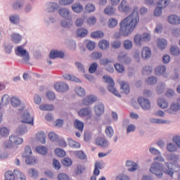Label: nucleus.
I'll return each instance as SVG.
<instances>
[{
	"label": "nucleus",
	"mask_w": 180,
	"mask_h": 180,
	"mask_svg": "<svg viewBox=\"0 0 180 180\" xmlns=\"http://www.w3.org/2000/svg\"><path fill=\"white\" fill-rule=\"evenodd\" d=\"M46 25H50V23H56V17L53 14H48L45 15L44 19Z\"/></svg>",
	"instance_id": "nucleus-28"
},
{
	"label": "nucleus",
	"mask_w": 180,
	"mask_h": 180,
	"mask_svg": "<svg viewBox=\"0 0 180 180\" xmlns=\"http://www.w3.org/2000/svg\"><path fill=\"white\" fill-rule=\"evenodd\" d=\"M37 139L42 144H46V134L44 131H41L37 134Z\"/></svg>",
	"instance_id": "nucleus-31"
},
{
	"label": "nucleus",
	"mask_w": 180,
	"mask_h": 180,
	"mask_svg": "<svg viewBox=\"0 0 180 180\" xmlns=\"http://www.w3.org/2000/svg\"><path fill=\"white\" fill-rule=\"evenodd\" d=\"M150 40H151V34L147 32L143 33L142 35L136 34L134 38V44L138 46H141V41L148 42Z\"/></svg>",
	"instance_id": "nucleus-5"
},
{
	"label": "nucleus",
	"mask_w": 180,
	"mask_h": 180,
	"mask_svg": "<svg viewBox=\"0 0 180 180\" xmlns=\"http://www.w3.org/2000/svg\"><path fill=\"white\" fill-rule=\"evenodd\" d=\"M138 103L143 110H150L151 109V102L144 97L139 98Z\"/></svg>",
	"instance_id": "nucleus-6"
},
{
	"label": "nucleus",
	"mask_w": 180,
	"mask_h": 180,
	"mask_svg": "<svg viewBox=\"0 0 180 180\" xmlns=\"http://www.w3.org/2000/svg\"><path fill=\"white\" fill-rule=\"evenodd\" d=\"M33 10V6L30 3H27L25 4L24 7L25 13H30Z\"/></svg>",
	"instance_id": "nucleus-57"
},
{
	"label": "nucleus",
	"mask_w": 180,
	"mask_h": 180,
	"mask_svg": "<svg viewBox=\"0 0 180 180\" xmlns=\"http://www.w3.org/2000/svg\"><path fill=\"white\" fill-rule=\"evenodd\" d=\"M123 46L125 50H131L133 49V42L129 39L124 40L123 41Z\"/></svg>",
	"instance_id": "nucleus-39"
},
{
	"label": "nucleus",
	"mask_w": 180,
	"mask_h": 180,
	"mask_svg": "<svg viewBox=\"0 0 180 180\" xmlns=\"http://www.w3.org/2000/svg\"><path fill=\"white\" fill-rule=\"evenodd\" d=\"M60 6L57 3L49 2L46 4L45 12L47 13H54L56 11H58Z\"/></svg>",
	"instance_id": "nucleus-8"
},
{
	"label": "nucleus",
	"mask_w": 180,
	"mask_h": 180,
	"mask_svg": "<svg viewBox=\"0 0 180 180\" xmlns=\"http://www.w3.org/2000/svg\"><path fill=\"white\" fill-rule=\"evenodd\" d=\"M120 84L121 85V92L122 94H125V95H127L130 93V86H129V83L122 81Z\"/></svg>",
	"instance_id": "nucleus-21"
},
{
	"label": "nucleus",
	"mask_w": 180,
	"mask_h": 180,
	"mask_svg": "<svg viewBox=\"0 0 180 180\" xmlns=\"http://www.w3.org/2000/svg\"><path fill=\"white\" fill-rule=\"evenodd\" d=\"M104 12L109 16H113V15L116 13V8H113L112 6H108L105 8Z\"/></svg>",
	"instance_id": "nucleus-32"
},
{
	"label": "nucleus",
	"mask_w": 180,
	"mask_h": 180,
	"mask_svg": "<svg viewBox=\"0 0 180 180\" xmlns=\"http://www.w3.org/2000/svg\"><path fill=\"white\" fill-rule=\"evenodd\" d=\"M50 58H64V52L60 51H51L49 54Z\"/></svg>",
	"instance_id": "nucleus-18"
},
{
	"label": "nucleus",
	"mask_w": 180,
	"mask_h": 180,
	"mask_svg": "<svg viewBox=\"0 0 180 180\" xmlns=\"http://www.w3.org/2000/svg\"><path fill=\"white\" fill-rule=\"evenodd\" d=\"M25 162L28 165H34L35 164H37V160H36V158L34 157L28 156L26 158Z\"/></svg>",
	"instance_id": "nucleus-37"
},
{
	"label": "nucleus",
	"mask_w": 180,
	"mask_h": 180,
	"mask_svg": "<svg viewBox=\"0 0 180 180\" xmlns=\"http://www.w3.org/2000/svg\"><path fill=\"white\" fill-rule=\"evenodd\" d=\"M39 109L41 110H48V111H51V110H54V105H41L39 106Z\"/></svg>",
	"instance_id": "nucleus-47"
},
{
	"label": "nucleus",
	"mask_w": 180,
	"mask_h": 180,
	"mask_svg": "<svg viewBox=\"0 0 180 180\" xmlns=\"http://www.w3.org/2000/svg\"><path fill=\"white\" fill-rule=\"evenodd\" d=\"M91 36L93 39H102L105 36V34L101 31H97L91 33Z\"/></svg>",
	"instance_id": "nucleus-44"
},
{
	"label": "nucleus",
	"mask_w": 180,
	"mask_h": 180,
	"mask_svg": "<svg viewBox=\"0 0 180 180\" xmlns=\"http://www.w3.org/2000/svg\"><path fill=\"white\" fill-rule=\"evenodd\" d=\"M126 167H130L128 169V171L129 172H134V171H137V163L131 161V160H127L126 162Z\"/></svg>",
	"instance_id": "nucleus-24"
},
{
	"label": "nucleus",
	"mask_w": 180,
	"mask_h": 180,
	"mask_svg": "<svg viewBox=\"0 0 180 180\" xmlns=\"http://www.w3.org/2000/svg\"><path fill=\"white\" fill-rule=\"evenodd\" d=\"M5 178L7 180H15V172L8 171L5 173Z\"/></svg>",
	"instance_id": "nucleus-49"
},
{
	"label": "nucleus",
	"mask_w": 180,
	"mask_h": 180,
	"mask_svg": "<svg viewBox=\"0 0 180 180\" xmlns=\"http://www.w3.org/2000/svg\"><path fill=\"white\" fill-rule=\"evenodd\" d=\"M55 153L58 157H60V158L65 157V154H66L64 150L61 148H56L55 150Z\"/></svg>",
	"instance_id": "nucleus-59"
},
{
	"label": "nucleus",
	"mask_w": 180,
	"mask_h": 180,
	"mask_svg": "<svg viewBox=\"0 0 180 180\" xmlns=\"http://www.w3.org/2000/svg\"><path fill=\"white\" fill-rule=\"evenodd\" d=\"M30 155H32V148H30V146H25L22 157L27 158V157H30Z\"/></svg>",
	"instance_id": "nucleus-52"
},
{
	"label": "nucleus",
	"mask_w": 180,
	"mask_h": 180,
	"mask_svg": "<svg viewBox=\"0 0 180 180\" xmlns=\"http://www.w3.org/2000/svg\"><path fill=\"white\" fill-rule=\"evenodd\" d=\"M25 133H27V128L25 124L20 125L15 130V134L17 136H23Z\"/></svg>",
	"instance_id": "nucleus-23"
},
{
	"label": "nucleus",
	"mask_w": 180,
	"mask_h": 180,
	"mask_svg": "<svg viewBox=\"0 0 180 180\" xmlns=\"http://www.w3.org/2000/svg\"><path fill=\"white\" fill-rule=\"evenodd\" d=\"M96 146H99L101 148H108L109 147V143L102 137H98L96 140Z\"/></svg>",
	"instance_id": "nucleus-15"
},
{
	"label": "nucleus",
	"mask_w": 180,
	"mask_h": 180,
	"mask_svg": "<svg viewBox=\"0 0 180 180\" xmlns=\"http://www.w3.org/2000/svg\"><path fill=\"white\" fill-rule=\"evenodd\" d=\"M0 136L1 137H6L9 136V130L6 127H2L0 129Z\"/></svg>",
	"instance_id": "nucleus-56"
},
{
	"label": "nucleus",
	"mask_w": 180,
	"mask_h": 180,
	"mask_svg": "<svg viewBox=\"0 0 180 180\" xmlns=\"http://www.w3.org/2000/svg\"><path fill=\"white\" fill-rule=\"evenodd\" d=\"M68 145L70 147H72V148H79L81 147V144L74 140H72L71 138H68Z\"/></svg>",
	"instance_id": "nucleus-33"
},
{
	"label": "nucleus",
	"mask_w": 180,
	"mask_h": 180,
	"mask_svg": "<svg viewBox=\"0 0 180 180\" xmlns=\"http://www.w3.org/2000/svg\"><path fill=\"white\" fill-rule=\"evenodd\" d=\"M72 9L73 12H75V13H80V12H82V11H84V6L79 3H75L72 6Z\"/></svg>",
	"instance_id": "nucleus-29"
},
{
	"label": "nucleus",
	"mask_w": 180,
	"mask_h": 180,
	"mask_svg": "<svg viewBox=\"0 0 180 180\" xmlns=\"http://www.w3.org/2000/svg\"><path fill=\"white\" fill-rule=\"evenodd\" d=\"M113 63V60L108 59L106 58H102L99 60V64L101 65H108V64H110Z\"/></svg>",
	"instance_id": "nucleus-54"
},
{
	"label": "nucleus",
	"mask_w": 180,
	"mask_h": 180,
	"mask_svg": "<svg viewBox=\"0 0 180 180\" xmlns=\"http://www.w3.org/2000/svg\"><path fill=\"white\" fill-rule=\"evenodd\" d=\"M15 55L21 58V63H22V64H29L30 55H29V52L27 50L25 49L23 46H20L17 47L15 49Z\"/></svg>",
	"instance_id": "nucleus-3"
},
{
	"label": "nucleus",
	"mask_w": 180,
	"mask_h": 180,
	"mask_svg": "<svg viewBox=\"0 0 180 180\" xmlns=\"http://www.w3.org/2000/svg\"><path fill=\"white\" fill-rule=\"evenodd\" d=\"M59 15L62 18L67 19V20H71L72 19V18L70 16V11L65 8L59 10Z\"/></svg>",
	"instance_id": "nucleus-22"
},
{
	"label": "nucleus",
	"mask_w": 180,
	"mask_h": 180,
	"mask_svg": "<svg viewBox=\"0 0 180 180\" xmlns=\"http://www.w3.org/2000/svg\"><path fill=\"white\" fill-rule=\"evenodd\" d=\"M61 25L63 27L70 28L71 26H72V25H74V22H72L71 19L68 20H64L61 21Z\"/></svg>",
	"instance_id": "nucleus-43"
},
{
	"label": "nucleus",
	"mask_w": 180,
	"mask_h": 180,
	"mask_svg": "<svg viewBox=\"0 0 180 180\" xmlns=\"http://www.w3.org/2000/svg\"><path fill=\"white\" fill-rule=\"evenodd\" d=\"M91 58H92L93 60H99L102 58V53L94 52L91 54Z\"/></svg>",
	"instance_id": "nucleus-60"
},
{
	"label": "nucleus",
	"mask_w": 180,
	"mask_h": 180,
	"mask_svg": "<svg viewBox=\"0 0 180 180\" xmlns=\"http://www.w3.org/2000/svg\"><path fill=\"white\" fill-rule=\"evenodd\" d=\"M36 150L37 153L41 154L42 155H46V154H47V148L45 146H37Z\"/></svg>",
	"instance_id": "nucleus-51"
},
{
	"label": "nucleus",
	"mask_w": 180,
	"mask_h": 180,
	"mask_svg": "<svg viewBox=\"0 0 180 180\" xmlns=\"http://www.w3.org/2000/svg\"><path fill=\"white\" fill-rule=\"evenodd\" d=\"M22 123H27L28 124H33V117H31L30 112L25 111L22 115Z\"/></svg>",
	"instance_id": "nucleus-12"
},
{
	"label": "nucleus",
	"mask_w": 180,
	"mask_h": 180,
	"mask_svg": "<svg viewBox=\"0 0 180 180\" xmlns=\"http://www.w3.org/2000/svg\"><path fill=\"white\" fill-rule=\"evenodd\" d=\"M167 44H168V43L167 42L166 39H159V40H158V46L160 47V49L161 50H164V49H165V47H167Z\"/></svg>",
	"instance_id": "nucleus-46"
},
{
	"label": "nucleus",
	"mask_w": 180,
	"mask_h": 180,
	"mask_svg": "<svg viewBox=\"0 0 180 180\" xmlns=\"http://www.w3.org/2000/svg\"><path fill=\"white\" fill-rule=\"evenodd\" d=\"M142 58H144V60H147V58H150L151 57V49L150 48L145 46L142 49L141 52Z\"/></svg>",
	"instance_id": "nucleus-25"
},
{
	"label": "nucleus",
	"mask_w": 180,
	"mask_h": 180,
	"mask_svg": "<svg viewBox=\"0 0 180 180\" xmlns=\"http://www.w3.org/2000/svg\"><path fill=\"white\" fill-rule=\"evenodd\" d=\"M118 11H120V12H122L123 13H130L131 8L129 2H127L126 0H122L118 6Z\"/></svg>",
	"instance_id": "nucleus-7"
},
{
	"label": "nucleus",
	"mask_w": 180,
	"mask_h": 180,
	"mask_svg": "<svg viewBox=\"0 0 180 180\" xmlns=\"http://www.w3.org/2000/svg\"><path fill=\"white\" fill-rule=\"evenodd\" d=\"M95 11V6L94 4H87L85 7V12L87 13H91V12Z\"/></svg>",
	"instance_id": "nucleus-62"
},
{
	"label": "nucleus",
	"mask_w": 180,
	"mask_h": 180,
	"mask_svg": "<svg viewBox=\"0 0 180 180\" xmlns=\"http://www.w3.org/2000/svg\"><path fill=\"white\" fill-rule=\"evenodd\" d=\"M63 78H65V79H68L69 81H72L73 82H81V80L78 77L68 74L64 75Z\"/></svg>",
	"instance_id": "nucleus-34"
},
{
	"label": "nucleus",
	"mask_w": 180,
	"mask_h": 180,
	"mask_svg": "<svg viewBox=\"0 0 180 180\" xmlns=\"http://www.w3.org/2000/svg\"><path fill=\"white\" fill-rule=\"evenodd\" d=\"M140 20L137 8H134L132 13L124 18L120 23V33L122 36H129L137 26Z\"/></svg>",
	"instance_id": "nucleus-1"
},
{
	"label": "nucleus",
	"mask_w": 180,
	"mask_h": 180,
	"mask_svg": "<svg viewBox=\"0 0 180 180\" xmlns=\"http://www.w3.org/2000/svg\"><path fill=\"white\" fill-rule=\"evenodd\" d=\"M1 103L3 106H6V105H9V95L4 94L1 98Z\"/></svg>",
	"instance_id": "nucleus-55"
},
{
	"label": "nucleus",
	"mask_w": 180,
	"mask_h": 180,
	"mask_svg": "<svg viewBox=\"0 0 180 180\" xmlns=\"http://www.w3.org/2000/svg\"><path fill=\"white\" fill-rule=\"evenodd\" d=\"M54 88L58 92H67V91L69 89L68 84L64 82L55 84Z\"/></svg>",
	"instance_id": "nucleus-10"
},
{
	"label": "nucleus",
	"mask_w": 180,
	"mask_h": 180,
	"mask_svg": "<svg viewBox=\"0 0 180 180\" xmlns=\"http://www.w3.org/2000/svg\"><path fill=\"white\" fill-rule=\"evenodd\" d=\"M49 140H51V141L56 142L58 141V135H57L54 132H50L49 134Z\"/></svg>",
	"instance_id": "nucleus-58"
},
{
	"label": "nucleus",
	"mask_w": 180,
	"mask_h": 180,
	"mask_svg": "<svg viewBox=\"0 0 180 180\" xmlns=\"http://www.w3.org/2000/svg\"><path fill=\"white\" fill-rule=\"evenodd\" d=\"M11 41L15 44H19L22 41V35L18 33H13L11 34Z\"/></svg>",
	"instance_id": "nucleus-27"
},
{
	"label": "nucleus",
	"mask_w": 180,
	"mask_h": 180,
	"mask_svg": "<svg viewBox=\"0 0 180 180\" xmlns=\"http://www.w3.org/2000/svg\"><path fill=\"white\" fill-rule=\"evenodd\" d=\"M14 175L18 180H26V176L18 169L14 170Z\"/></svg>",
	"instance_id": "nucleus-35"
},
{
	"label": "nucleus",
	"mask_w": 180,
	"mask_h": 180,
	"mask_svg": "<svg viewBox=\"0 0 180 180\" xmlns=\"http://www.w3.org/2000/svg\"><path fill=\"white\" fill-rule=\"evenodd\" d=\"M11 103L13 108H19L18 110H23L25 109V104L22 103L19 98L18 97H12L11 98Z\"/></svg>",
	"instance_id": "nucleus-9"
},
{
	"label": "nucleus",
	"mask_w": 180,
	"mask_h": 180,
	"mask_svg": "<svg viewBox=\"0 0 180 180\" xmlns=\"http://www.w3.org/2000/svg\"><path fill=\"white\" fill-rule=\"evenodd\" d=\"M76 94L79 96H85V89L82 87H76Z\"/></svg>",
	"instance_id": "nucleus-61"
},
{
	"label": "nucleus",
	"mask_w": 180,
	"mask_h": 180,
	"mask_svg": "<svg viewBox=\"0 0 180 180\" xmlns=\"http://www.w3.org/2000/svg\"><path fill=\"white\" fill-rule=\"evenodd\" d=\"M153 72V67L151 66H145L143 68L142 74L143 75H150Z\"/></svg>",
	"instance_id": "nucleus-45"
},
{
	"label": "nucleus",
	"mask_w": 180,
	"mask_h": 180,
	"mask_svg": "<svg viewBox=\"0 0 180 180\" xmlns=\"http://www.w3.org/2000/svg\"><path fill=\"white\" fill-rule=\"evenodd\" d=\"M180 109V103L177 101V103H172L170 106V110H173V112H177Z\"/></svg>",
	"instance_id": "nucleus-63"
},
{
	"label": "nucleus",
	"mask_w": 180,
	"mask_h": 180,
	"mask_svg": "<svg viewBox=\"0 0 180 180\" xmlns=\"http://www.w3.org/2000/svg\"><path fill=\"white\" fill-rule=\"evenodd\" d=\"M68 46L70 47V49H71V50L73 51H75L77 49V43L75 41H74V39H69L68 41Z\"/></svg>",
	"instance_id": "nucleus-48"
},
{
	"label": "nucleus",
	"mask_w": 180,
	"mask_h": 180,
	"mask_svg": "<svg viewBox=\"0 0 180 180\" xmlns=\"http://www.w3.org/2000/svg\"><path fill=\"white\" fill-rule=\"evenodd\" d=\"M109 46H110L109 41H108L106 40L101 41L98 43V47H100V49H101V50H106V49H108L109 47Z\"/></svg>",
	"instance_id": "nucleus-42"
},
{
	"label": "nucleus",
	"mask_w": 180,
	"mask_h": 180,
	"mask_svg": "<svg viewBox=\"0 0 180 180\" xmlns=\"http://www.w3.org/2000/svg\"><path fill=\"white\" fill-rule=\"evenodd\" d=\"M158 105L162 109H167V108H168V102H167L165 100H159Z\"/></svg>",
	"instance_id": "nucleus-64"
},
{
	"label": "nucleus",
	"mask_w": 180,
	"mask_h": 180,
	"mask_svg": "<svg viewBox=\"0 0 180 180\" xmlns=\"http://www.w3.org/2000/svg\"><path fill=\"white\" fill-rule=\"evenodd\" d=\"M75 155L79 158V160H86V155L85 153L82 150H78L75 152Z\"/></svg>",
	"instance_id": "nucleus-50"
},
{
	"label": "nucleus",
	"mask_w": 180,
	"mask_h": 180,
	"mask_svg": "<svg viewBox=\"0 0 180 180\" xmlns=\"http://www.w3.org/2000/svg\"><path fill=\"white\" fill-rule=\"evenodd\" d=\"M91 113V108H84L79 111L78 115L80 117H85V116H89Z\"/></svg>",
	"instance_id": "nucleus-26"
},
{
	"label": "nucleus",
	"mask_w": 180,
	"mask_h": 180,
	"mask_svg": "<svg viewBox=\"0 0 180 180\" xmlns=\"http://www.w3.org/2000/svg\"><path fill=\"white\" fill-rule=\"evenodd\" d=\"M9 20L12 25H18L20 22V17L18 14H13L9 16Z\"/></svg>",
	"instance_id": "nucleus-30"
},
{
	"label": "nucleus",
	"mask_w": 180,
	"mask_h": 180,
	"mask_svg": "<svg viewBox=\"0 0 180 180\" xmlns=\"http://www.w3.org/2000/svg\"><path fill=\"white\" fill-rule=\"evenodd\" d=\"M167 20L171 25H180V17L176 15H170L167 18Z\"/></svg>",
	"instance_id": "nucleus-20"
},
{
	"label": "nucleus",
	"mask_w": 180,
	"mask_h": 180,
	"mask_svg": "<svg viewBox=\"0 0 180 180\" xmlns=\"http://www.w3.org/2000/svg\"><path fill=\"white\" fill-rule=\"evenodd\" d=\"M165 167L162 166L161 163H159L158 169H159V176H162V172L169 175L170 176H174V172H178L180 170L179 165L172 164V163H165ZM160 171H162V172H160Z\"/></svg>",
	"instance_id": "nucleus-2"
},
{
	"label": "nucleus",
	"mask_w": 180,
	"mask_h": 180,
	"mask_svg": "<svg viewBox=\"0 0 180 180\" xmlns=\"http://www.w3.org/2000/svg\"><path fill=\"white\" fill-rule=\"evenodd\" d=\"M94 112L96 116H102L105 113V105L102 103H97L94 106Z\"/></svg>",
	"instance_id": "nucleus-11"
},
{
	"label": "nucleus",
	"mask_w": 180,
	"mask_h": 180,
	"mask_svg": "<svg viewBox=\"0 0 180 180\" xmlns=\"http://www.w3.org/2000/svg\"><path fill=\"white\" fill-rule=\"evenodd\" d=\"M170 53L173 56H179L180 54V51L179 48L178 46H173L170 48Z\"/></svg>",
	"instance_id": "nucleus-53"
},
{
	"label": "nucleus",
	"mask_w": 180,
	"mask_h": 180,
	"mask_svg": "<svg viewBox=\"0 0 180 180\" xmlns=\"http://www.w3.org/2000/svg\"><path fill=\"white\" fill-rule=\"evenodd\" d=\"M158 156L154 158V162L151 165L150 172L153 175L158 176Z\"/></svg>",
	"instance_id": "nucleus-14"
},
{
	"label": "nucleus",
	"mask_w": 180,
	"mask_h": 180,
	"mask_svg": "<svg viewBox=\"0 0 180 180\" xmlns=\"http://www.w3.org/2000/svg\"><path fill=\"white\" fill-rule=\"evenodd\" d=\"M103 78L105 79L106 84H108V90L111 92V94L115 95V96L120 98V94H119L116 88H115V81L113 79L109 76H103Z\"/></svg>",
	"instance_id": "nucleus-4"
},
{
	"label": "nucleus",
	"mask_w": 180,
	"mask_h": 180,
	"mask_svg": "<svg viewBox=\"0 0 180 180\" xmlns=\"http://www.w3.org/2000/svg\"><path fill=\"white\" fill-rule=\"evenodd\" d=\"M169 5V0H160L158 3V15L162 13V9L167 8Z\"/></svg>",
	"instance_id": "nucleus-17"
},
{
	"label": "nucleus",
	"mask_w": 180,
	"mask_h": 180,
	"mask_svg": "<svg viewBox=\"0 0 180 180\" xmlns=\"http://www.w3.org/2000/svg\"><path fill=\"white\" fill-rule=\"evenodd\" d=\"M105 163L103 162H96L94 165V174L98 176L101 174V171L99 169H103L104 167Z\"/></svg>",
	"instance_id": "nucleus-19"
},
{
	"label": "nucleus",
	"mask_w": 180,
	"mask_h": 180,
	"mask_svg": "<svg viewBox=\"0 0 180 180\" xmlns=\"http://www.w3.org/2000/svg\"><path fill=\"white\" fill-rule=\"evenodd\" d=\"M108 26L110 29H113V27H116L117 26V20L115 18H110L108 22Z\"/></svg>",
	"instance_id": "nucleus-38"
},
{
	"label": "nucleus",
	"mask_w": 180,
	"mask_h": 180,
	"mask_svg": "<svg viewBox=\"0 0 180 180\" xmlns=\"http://www.w3.org/2000/svg\"><path fill=\"white\" fill-rule=\"evenodd\" d=\"M11 143H13V146H19L23 143V139L16 136L15 135H11L9 137Z\"/></svg>",
	"instance_id": "nucleus-16"
},
{
	"label": "nucleus",
	"mask_w": 180,
	"mask_h": 180,
	"mask_svg": "<svg viewBox=\"0 0 180 180\" xmlns=\"http://www.w3.org/2000/svg\"><path fill=\"white\" fill-rule=\"evenodd\" d=\"M75 127L79 130V131H82L84 130V123L78 120H76L74 123Z\"/></svg>",
	"instance_id": "nucleus-40"
},
{
	"label": "nucleus",
	"mask_w": 180,
	"mask_h": 180,
	"mask_svg": "<svg viewBox=\"0 0 180 180\" xmlns=\"http://www.w3.org/2000/svg\"><path fill=\"white\" fill-rule=\"evenodd\" d=\"M77 34L78 37H85L88 34V30L84 28H79L77 30Z\"/></svg>",
	"instance_id": "nucleus-36"
},
{
	"label": "nucleus",
	"mask_w": 180,
	"mask_h": 180,
	"mask_svg": "<svg viewBox=\"0 0 180 180\" xmlns=\"http://www.w3.org/2000/svg\"><path fill=\"white\" fill-rule=\"evenodd\" d=\"M105 134L108 139H112V137H113V134H115L113 128L112 127H107L105 129Z\"/></svg>",
	"instance_id": "nucleus-41"
},
{
	"label": "nucleus",
	"mask_w": 180,
	"mask_h": 180,
	"mask_svg": "<svg viewBox=\"0 0 180 180\" xmlns=\"http://www.w3.org/2000/svg\"><path fill=\"white\" fill-rule=\"evenodd\" d=\"M96 101H98V98L96 96L90 95L82 101V103L83 105H85V106H88L89 105H92V103H94Z\"/></svg>",
	"instance_id": "nucleus-13"
}]
</instances>
